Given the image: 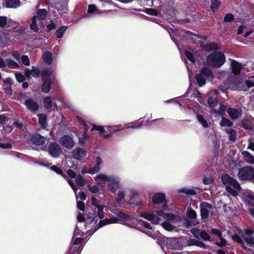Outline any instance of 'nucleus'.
<instances>
[{"label": "nucleus", "instance_id": "53", "mask_svg": "<svg viewBox=\"0 0 254 254\" xmlns=\"http://www.w3.org/2000/svg\"><path fill=\"white\" fill-rule=\"evenodd\" d=\"M65 179L67 180L68 184L70 185V186L71 187V188L72 189V190L74 191L76 196H77L76 191H77V189L76 188L75 186L74 185L73 181L72 180H71L68 179L67 177Z\"/></svg>", "mask_w": 254, "mask_h": 254}, {"label": "nucleus", "instance_id": "42", "mask_svg": "<svg viewBox=\"0 0 254 254\" xmlns=\"http://www.w3.org/2000/svg\"><path fill=\"white\" fill-rule=\"evenodd\" d=\"M38 117L39 123L42 126L44 127L46 124V116L44 114H39Z\"/></svg>", "mask_w": 254, "mask_h": 254}, {"label": "nucleus", "instance_id": "62", "mask_svg": "<svg viewBox=\"0 0 254 254\" xmlns=\"http://www.w3.org/2000/svg\"><path fill=\"white\" fill-rule=\"evenodd\" d=\"M21 61L22 63L25 65H29V60L27 56H23L21 57Z\"/></svg>", "mask_w": 254, "mask_h": 254}, {"label": "nucleus", "instance_id": "60", "mask_svg": "<svg viewBox=\"0 0 254 254\" xmlns=\"http://www.w3.org/2000/svg\"><path fill=\"white\" fill-rule=\"evenodd\" d=\"M15 77L16 80L19 82H22L25 80V76L21 73H15Z\"/></svg>", "mask_w": 254, "mask_h": 254}, {"label": "nucleus", "instance_id": "41", "mask_svg": "<svg viewBox=\"0 0 254 254\" xmlns=\"http://www.w3.org/2000/svg\"><path fill=\"white\" fill-rule=\"evenodd\" d=\"M45 107L47 109H50L52 106V102L51 98L47 97L44 99Z\"/></svg>", "mask_w": 254, "mask_h": 254}, {"label": "nucleus", "instance_id": "28", "mask_svg": "<svg viewBox=\"0 0 254 254\" xmlns=\"http://www.w3.org/2000/svg\"><path fill=\"white\" fill-rule=\"evenodd\" d=\"M196 80L197 83L200 86L203 85L205 83V79L204 76L201 73H198L196 75Z\"/></svg>", "mask_w": 254, "mask_h": 254}, {"label": "nucleus", "instance_id": "36", "mask_svg": "<svg viewBox=\"0 0 254 254\" xmlns=\"http://www.w3.org/2000/svg\"><path fill=\"white\" fill-rule=\"evenodd\" d=\"M51 169L53 170L54 172L57 173L58 174L61 175L63 176L64 178H66V175H64L63 171L58 167L55 165H53L51 167Z\"/></svg>", "mask_w": 254, "mask_h": 254}, {"label": "nucleus", "instance_id": "1", "mask_svg": "<svg viewBox=\"0 0 254 254\" xmlns=\"http://www.w3.org/2000/svg\"><path fill=\"white\" fill-rule=\"evenodd\" d=\"M95 180L98 185L104 186L108 183V190L115 193L119 189V183L121 181L120 177L116 176H107L103 174H99L94 177Z\"/></svg>", "mask_w": 254, "mask_h": 254}, {"label": "nucleus", "instance_id": "44", "mask_svg": "<svg viewBox=\"0 0 254 254\" xmlns=\"http://www.w3.org/2000/svg\"><path fill=\"white\" fill-rule=\"evenodd\" d=\"M227 132L229 134L230 140L234 141L236 138V132L232 129L228 130Z\"/></svg>", "mask_w": 254, "mask_h": 254}, {"label": "nucleus", "instance_id": "9", "mask_svg": "<svg viewBox=\"0 0 254 254\" xmlns=\"http://www.w3.org/2000/svg\"><path fill=\"white\" fill-rule=\"evenodd\" d=\"M48 151L50 154L53 157H59L62 150L60 146L58 143L56 142H52L49 145Z\"/></svg>", "mask_w": 254, "mask_h": 254}, {"label": "nucleus", "instance_id": "64", "mask_svg": "<svg viewBox=\"0 0 254 254\" xmlns=\"http://www.w3.org/2000/svg\"><path fill=\"white\" fill-rule=\"evenodd\" d=\"M211 232L217 236L219 238L221 237L222 236V233L218 229H215V228H211Z\"/></svg>", "mask_w": 254, "mask_h": 254}, {"label": "nucleus", "instance_id": "15", "mask_svg": "<svg viewBox=\"0 0 254 254\" xmlns=\"http://www.w3.org/2000/svg\"><path fill=\"white\" fill-rule=\"evenodd\" d=\"M31 141L36 145H42L45 143L46 138L41 135L37 134L32 137Z\"/></svg>", "mask_w": 254, "mask_h": 254}, {"label": "nucleus", "instance_id": "58", "mask_svg": "<svg viewBox=\"0 0 254 254\" xmlns=\"http://www.w3.org/2000/svg\"><path fill=\"white\" fill-rule=\"evenodd\" d=\"M234 19V15L230 13L227 14L224 17V21L225 22H231Z\"/></svg>", "mask_w": 254, "mask_h": 254}, {"label": "nucleus", "instance_id": "32", "mask_svg": "<svg viewBox=\"0 0 254 254\" xmlns=\"http://www.w3.org/2000/svg\"><path fill=\"white\" fill-rule=\"evenodd\" d=\"M75 182L78 185L81 186H84L86 184L85 180L80 175H78L76 177Z\"/></svg>", "mask_w": 254, "mask_h": 254}, {"label": "nucleus", "instance_id": "51", "mask_svg": "<svg viewBox=\"0 0 254 254\" xmlns=\"http://www.w3.org/2000/svg\"><path fill=\"white\" fill-rule=\"evenodd\" d=\"M208 104L211 108L215 107L217 104V100L215 98H210L208 101Z\"/></svg>", "mask_w": 254, "mask_h": 254}, {"label": "nucleus", "instance_id": "40", "mask_svg": "<svg viewBox=\"0 0 254 254\" xmlns=\"http://www.w3.org/2000/svg\"><path fill=\"white\" fill-rule=\"evenodd\" d=\"M30 28L35 32L38 31V28L36 24V16H34L32 18V23L30 25Z\"/></svg>", "mask_w": 254, "mask_h": 254}, {"label": "nucleus", "instance_id": "46", "mask_svg": "<svg viewBox=\"0 0 254 254\" xmlns=\"http://www.w3.org/2000/svg\"><path fill=\"white\" fill-rule=\"evenodd\" d=\"M162 227L167 231H172L173 229V226L167 222H163L161 224Z\"/></svg>", "mask_w": 254, "mask_h": 254}, {"label": "nucleus", "instance_id": "25", "mask_svg": "<svg viewBox=\"0 0 254 254\" xmlns=\"http://www.w3.org/2000/svg\"><path fill=\"white\" fill-rule=\"evenodd\" d=\"M43 59L44 61L50 64L53 62V56L49 52H46L43 55Z\"/></svg>", "mask_w": 254, "mask_h": 254}, {"label": "nucleus", "instance_id": "45", "mask_svg": "<svg viewBox=\"0 0 254 254\" xmlns=\"http://www.w3.org/2000/svg\"><path fill=\"white\" fill-rule=\"evenodd\" d=\"M179 192H184L186 194H190V195H193V194H195L197 193V192L195 191V190H192V189H183L180 190H179Z\"/></svg>", "mask_w": 254, "mask_h": 254}, {"label": "nucleus", "instance_id": "34", "mask_svg": "<svg viewBox=\"0 0 254 254\" xmlns=\"http://www.w3.org/2000/svg\"><path fill=\"white\" fill-rule=\"evenodd\" d=\"M6 64L7 66L11 68H18L19 67V64L11 60H7Z\"/></svg>", "mask_w": 254, "mask_h": 254}, {"label": "nucleus", "instance_id": "30", "mask_svg": "<svg viewBox=\"0 0 254 254\" xmlns=\"http://www.w3.org/2000/svg\"><path fill=\"white\" fill-rule=\"evenodd\" d=\"M47 15V11L45 9H42L39 10L37 14L36 17L38 18L39 20H44Z\"/></svg>", "mask_w": 254, "mask_h": 254}, {"label": "nucleus", "instance_id": "31", "mask_svg": "<svg viewBox=\"0 0 254 254\" xmlns=\"http://www.w3.org/2000/svg\"><path fill=\"white\" fill-rule=\"evenodd\" d=\"M197 119L198 121L201 124V125L204 127H209V124L207 122V121L205 120V119L201 115H197Z\"/></svg>", "mask_w": 254, "mask_h": 254}, {"label": "nucleus", "instance_id": "17", "mask_svg": "<svg viewBox=\"0 0 254 254\" xmlns=\"http://www.w3.org/2000/svg\"><path fill=\"white\" fill-rule=\"evenodd\" d=\"M102 163V161L100 157H97L95 161V166L88 171V173L94 174L99 172L100 170V166L101 165Z\"/></svg>", "mask_w": 254, "mask_h": 254}, {"label": "nucleus", "instance_id": "11", "mask_svg": "<svg viewBox=\"0 0 254 254\" xmlns=\"http://www.w3.org/2000/svg\"><path fill=\"white\" fill-rule=\"evenodd\" d=\"M227 112L232 120L237 119L242 115V110L240 108L236 109L230 107L227 109Z\"/></svg>", "mask_w": 254, "mask_h": 254}, {"label": "nucleus", "instance_id": "59", "mask_svg": "<svg viewBox=\"0 0 254 254\" xmlns=\"http://www.w3.org/2000/svg\"><path fill=\"white\" fill-rule=\"evenodd\" d=\"M233 240L238 243L243 244H244L243 241L241 238H240L238 235L236 234L232 236Z\"/></svg>", "mask_w": 254, "mask_h": 254}, {"label": "nucleus", "instance_id": "43", "mask_svg": "<svg viewBox=\"0 0 254 254\" xmlns=\"http://www.w3.org/2000/svg\"><path fill=\"white\" fill-rule=\"evenodd\" d=\"M220 2L217 0H212L210 7L213 10L217 9L220 5Z\"/></svg>", "mask_w": 254, "mask_h": 254}, {"label": "nucleus", "instance_id": "26", "mask_svg": "<svg viewBox=\"0 0 254 254\" xmlns=\"http://www.w3.org/2000/svg\"><path fill=\"white\" fill-rule=\"evenodd\" d=\"M19 0H6L5 4L7 7L15 8L19 5Z\"/></svg>", "mask_w": 254, "mask_h": 254}, {"label": "nucleus", "instance_id": "49", "mask_svg": "<svg viewBox=\"0 0 254 254\" xmlns=\"http://www.w3.org/2000/svg\"><path fill=\"white\" fill-rule=\"evenodd\" d=\"M145 12L148 14L153 16H157L158 14L157 11L156 9L153 8H146L145 10Z\"/></svg>", "mask_w": 254, "mask_h": 254}, {"label": "nucleus", "instance_id": "55", "mask_svg": "<svg viewBox=\"0 0 254 254\" xmlns=\"http://www.w3.org/2000/svg\"><path fill=\"white\" fill-rule=\"evenodd\" d=\"M245 83L248 88L254 86V77H252L250 79L246 80Z\"/></svg>", "mask_w": 254, "mask_h": 254}, {"label": "nucleus", "instance_id": "16", "mask_svg": "<svg viewBox=\"0 0 254 254\" xmlns=\"http://www.w3.org/2000/svg\"><path fill=\"white\" fill-rule=\"evenodd\" d=\"M24 74L27 78H30L31 75L35 77H38L40 75V72L38 68L33 66L32 70L28 69H26L25 70Z\"/></svg>", "mask_w": 254, "mask_h": 254}, {"label": "nucleus", "instance_id": "8", "mask_svg": "<svg viewBox=\"0 0 254 254\" xmlns=\"http://www.w3.org/2000/svg\"><path fill=\"white\" fill-rule=\"evenodd\" d=\"M254 231L251 229H246L243 233L242 238L249 244L254 245V237L253 236Z\"/></svg>", "mask_w": 254, "mask_h": 254}, {"label": "nucleus", "instance_id": "39", "mask_svg": "<svg viewBox=\"0 0 254 254\" xmlns=\"http://www.w3.org/2000/svg\"><path fill=\"white\" fill-rule=\"evenodd\" d=\"M201 231L202 230L198 229L196 228H193L191 229L190 230L191 233L193 235V236L195 238H196L197 239L200 238Z\"/></svg>", "mask_w": 254, "mask_h": 254}, {"label": "nucleus", "instance_id": "18", "mask_svg": "<svg viewBox=\"0 0 254 254\" xmlns=\"http://www.w3.org/2000/svg\"><path fill=\"white\" fill-rule=\"evenodd\" d=\"M186 245L188 246H196L203 249H206V245L202 242L196 239H189L187 241Z\"/></svg>", "mask_w": 254, "mask_h": 254}, {"label": "nucleus", "instance_id": "29", "mask_svg": "<svg viewBox=\"0 0 254 254\" xmlns=\"http://www.w3.org/2000/svg\"><path fill=\"white\" fill-rule=\"evenodd\" d=\"M220 125L222 127H232L233 126V123L229 120L226 119L225 117H223L222 120L220 122Z\"/></svg>", "mask_w": 254, "mask_h": 254}, {"label": "nucleus", "instance_id": "4", "mask_svg": "<svg viewBox=\"0 0 254 254\" xmlns=\"http://www.w3.org/2000/svg\"><path fill=\"white\" fill-rule=\"evenodd\" d=\"M207 62L209 64L219 67L225 63V57L221 52H215L208 56Z\"/></svg>", "mask_w": 254, "mask_h": 254}, {"label": "nucleus", "instance_id": "57", "mask_svg": "<svg viewBox=\"0 0 254 254\" xmlns=\"http://www.w3.org/2000/svg\"><path fill=\"white\" fill-rule=\"evenodd\" d=\"M118 195L121 200L123 201L126 200V197H127V191H119L118 192Z\"/></svg>", "mask_w": 254, "mask_h": 254}, {"label": "nucleus", "instance_id": "33", "mask_svg": "<svg viewBox=\"0 0 254 254\" xmlns=\"http://www.w3.org/2000/svg\"><path fill=\"white\" fill-rule=\"evenodd\" d=\"M187 216L190 219H195L196 217L195 211L191 208H188L187 212Z\"/></svg>", "mask_w": 254, "mask_h": 254}, {"label": "nucleus", "instance_id": "5", "mask_svg": "<svg viewBox=\"0 0 254 254\" xmlns=\"http://www.w3.org/2000/svg\"><path fill=\"white\" fill-rule=\"evenodd\" d=\"M238 177L242 181H250L254 182V168L247 166L240 169Z\"/></svg>", "mask_w": 254, "mask_h": 254}, {"label": "nucleus", "instance_id": "24", "mask_svg": "<svg viewBox=\"0 0 254 254\" xmlns=\"http://www.w3.org/2000/svg\"><path fill=\"white\" fill-rule=\"evenodd\" d=\"M226 110V107L223 105H220L218 110L212 109L211 113L215 115V117L222 116L224 112Z\"/></svg>", "mask_w": 254, "mask_h": 254}, {"label": "nucleus", "instance_id": "52", "mask_svg": "<svg viewBox=\"0 0 254 254\" xmlns=\"http://www.w3.org/2000/svg\"><path fill=\"white\" fill-rule=\"evenodd\" d=\"M97 208H98L97 213L100 219L103 218L104 217L103 211L104 206L101 205Z\"/></svg>", "mask_w": 254, "mask_h": 254}, {"label": "nucleus", "instance_id": "27", "mask_svg": "<svg viewBox=\"0 0 254 254\" xmlns=\"http://www.w3.org/2000/svg\"><path fill=\"white\" fill-rule=\"evenodd\" d=\"M245 201L250 207H254V196L253 195L247 194L245 198Z\"/></svg>", "mask_w": 254, "mask_h": 254}, {"label": "nucleus", "instance_id": "47", "mask_svg": "<svg viewBox=\"0 0 254 254\" xmlns=\"http://www.w3.org/2000/svg\"><path fill=\"white\" fill-rule=\"evenodd\" d=\"M213 182V179L210 176H206L203 179V183L205 185H210Z\"/></svg>", "mask_w": 254, "mask_h": 254}, {"label": "nucleus", "instance_id": "50", "mask_svg": "<svg viewBox=\"0 0 254 254\" xmlns=\"http://www.w3.org/2000/svg\"><path fill=\"white\" fill-rule=\"evenodd\" d=\"M200 238L205 241H210V236L205 231L203 230L201 231Z\"/></svg>", "mask_w": 254, "mask_h": 254}, {"label": "nucleus", "instance_id": "38", "mask_svg": "<svg viewBox=\"0 0 254 254\" xmlns=\"http://www.w3.org/2000/svg\"><path fill=\"white\" fill-rule=\"evenodd\" d=\"M66 26H62L56 31L57 37L59 38H62L63 36V34L66 29Z\"/></svg>", "mask_w": 254, "mask_h": 254}, {"label": "nucleus", "instance_id": "23", "mask_svg": "<svg viewBox=\"0 0 254 254\" xmlns=\"http://www.w3.org/2000/svg\"><path fill=\"white\" fill-rule=\"evenodd\" d=\"M232 70L235 75L239 74L241 71L242 66L240 63L236 61H232Z\"/></svg>", "mask_w": 254, "mask_h": 254}, {"label": "nucleus", "instance_id": "37", "mask_svg": "<svg viewBox=\"0 0 254 254\" xmlns=\"http://www.w3.org/2000/svg\"><path fill=\"white\" fill-rule=\"evenodd\" d=\"M93 127L91 129V131H93L95 129L99 130L102 134H103L105 136H107L106 134H105V130L103 127L102 126H97L95 125H92Z\"/></svg>", "mask_w": 254, "mask_h": 254}, {"label": "nucleus", "instance_id": "6", "mask_svg": "<svg viewBox=\"0 0 254 254\" xmlns=\"http://www.w3.org/2000/svg\"><path fill=\"white\" fill-rule=\"evenodd\" d=\"M117 216L119 219L117 218H112L110 219H106L100 221L98 224L99 227H101L108 224L118 223L119 219L122 221H128L131 219V218L129 215L124 213L122 212H118Z\"/></svg>", "mask_w": 254, "mask_h": 254}, {"label": "nucleus", "instance_id": "14", "mask_svg": "<svg viewBox=\"0 0 254 254\" xmlns=\"http://www.w3.org/2000/svg\"><path fill=\"white\" fill-rule=\"evenodd\" d=\"M25 104L27 108L32 112L36 111L39 108L38 104L32 99L26 100Z\"/></svg>", "mask_w": 254, "mask_h": 254}, {"label": "nucleus", "instance_id": "12", "mask_svg": "<svg viewBox=\"0 0 254 254\" xmlns=\"http://www.w3.org/2000/svg\"><path fill=\"white\" fill-rule=\"evenodd\" d=\"M72 154L74 158L81 160L87 155L86 151L83 149L79 147H77L72 151Z\"/></svg>", "mask_w": 254, "mask_h": 254}, {"label": "nucleus", "instance_id": "2", "mask_svg": "<svg viewBox=\"0 0 254 254\" xmlns=\"http://www.w3.org/2000/svg\"><path fill=\"white\" fill-rule=\"evenodd\" d=\"M140 216L151 221L154 224H158L161 221L159 216H162L164 219L168 221H172L175 219L176 216L172 213H164L162 210L153 211L150 213H142Z\"/></svg>", "mask_w": 254, "mask_h": 254}, {"label": "nucleus", "instance_id": "13", "mask_svg": "<svg viewBox=\"0 0 254 254\" xmlns=\"http://www.w3.org/2000/svg\"><path fill=\"white\" fill-rule=\"evenodd\" d=\"M152 202L154 204L165 203V195L162 193H157L152 197Z\"/></svg>", "mask_w": 254, "mask_h": 254}, {"label": "nucleus", "instance_id": "21", "mask_svg": "<svg viewBox=\"0 0 254 254\" xmlns=\"http://www.w3.org/2000/svg\"><path fill=\"white\" fill-rule=\"evenodd\" d=\"M43 83L42 86V90L43 92L47 93L51 89L52 82L50 79H43Z\"/></svg>", "mask_w": 254, "mask_h": 254}, {"label": "nucleus", "instance_id": "7", "mask_svg": "<svg viewBox=\"0 0 254 254\" xmlns=\"http://www.w3.org/2000/svg\"><path fill=\"white\" fill-rule=\"evenodd\" d=\"M201 217L203 219H207L210 213L213 209L212 205L207 202H202L200 204Z\"/></svg>", "mask_w": 254, "mask_h": 254}, {"label": "nucleus", "instance_id": "63", "mask_svg": "<svg viewBox=\"0 0 254 254\" xmlns=\"http://www.w3.org/2000/svg\"><path fill=\"white\" fill-rule=\"evenodd\" d=\"M186 56L187 58L190 61H191L192 63H193L194 62V58L193 57V55L192 53L189 52H186Z\"/></svg>", "mask_w": 254, "mask_h": 254}, {"label": "nucleus", "instance_id": "3", "mask_svg": "<svg viewBox=\"0 0 254 254\" xmlns=\"http://www.w3.org/2000/svg\"><path fill=\"white\" fill-rule=\"evenodd\" d=\"M222 181L226 187V190L234 196L238 194L241 188L238 182L226 174L222 175Z\"/></svg>", "mask_w": 254, "mask_h": 254}, {"label": "nucleus", "instance_id": "10", "mask_svg": "<svg viewBox=\"0 0 254 254\" xmlns=\"http://www.w3.org/2000/svg\"><path fill=\"white\" fill-rule=\"evenodd\" d=\"M62 145L68 149H71L74 145V142L72 137L68 135H64L60 139Z\"/></svg>", "mask_w": 254, "mask_h": 254}, {"label": "nucleus", "instance_id": "61", "mask_svg": "<svg viewBox=\"0 0 254 254\" xmlns=\"http://www.w3.org/2000/svg\"><path fill=\"white\" fill-rule=\"evenodd\" d=\"M88 189L90 191H91L92 193H96L98 192L99 189L98 187L96 186H88Z\"/></svg>", "mask_w": 254, "mask_h": 254}, {"label": "nucleus", "instance_id": "19", "mask_svg": "<svg viewBox=\"0 0 254 254\" xmlns=\"http://www.w3.org/2000/svg\"><path fill=\"white\" fill-rule=\"evenodd\" d=\"M242 155L246 162L249 164H254V157L249 152L244 151L242 152Z\"/></svg>", "mask_w": 254, "mask_h": 254}, {"label": "nucleus", "instance_id": "20", "mask_svg": "<svg viewBox=\"0 0 254 254\" xmlns=\"http://www.w3.org/2000/svg\"><path fill=\"white\" fill-rule=\"evenodd\" d=\"M169 242L171 248L174 249H181L183 248V246L181 245L178 238H171Z\"/></svg>", "mask_w": 254, "mask_h": 254}, {"label": "nucleus", "instance_id": "48", "mask_svg": "<svg viewBox=\"0 0 254 254\" xmlns=\"http://www.w3.org/2000/svg\"><path fill=\"white\" fill-rule=\"evenodd\" d=\"M204 76L209 77L211 75V71L207 68H203L201 70L200 73Z\"/></svg>", "mask_w": 254, "mask_h": 254}, {"label": "nucleus", "instance_id": "56", "mask_svg": "<svg viewBox=\"0 0 254 254\" xmlns=\"http://www.w3.org/2000/svg\"><path fill=\"white\" fill-rule=\"evenodd\" d=\"M7 17L5 16H0V27H4L7 24Z\"/></svg>", "mask_w": 254, "mask_h": 254}, {"label": "nucleus", "instance_id": "35", "mask_svg": "<svg viewBox=\"0 0 254 254\" xmlns=\"http://www.w3.org/2000/svg\"><path fill=\"white\" fill-rule=\"evenodd\" d=\"M52 73V70L51 68L45 69L42 73L43 79H49V77Z\"/></svg>", "mask_w": 254, "mask_h": 254}, {"label": "nucleus", "instance_id": "22", "mask_svg": "<svg viewBox=\"0 0 254 254\" xmlns=\"http://www.w3.org/2000/svg\"><path fill=\"white\" fill-rule=\"evenodd\" d=\"M137 194V191L135 190H130L127 191V199L130 202L133 201L136 199Z\"/></svg>", "mask_w": 254, "mask_h": 254}, {"label": "nucleus", "instance_id": "54", "mask_svg": "<svg viewBox=\"0 0 254 254\" xmlns=\"http://www.w3.org/2000/svg\"><path fill=\"white\" fill-rule=\"evenodd\" d=\"M219 49V46L214 43H212L210 44L206 47V49L207 50H217Z\"/></svg>", "mask_w": 254, "mask_h": 254}]
</instances>
